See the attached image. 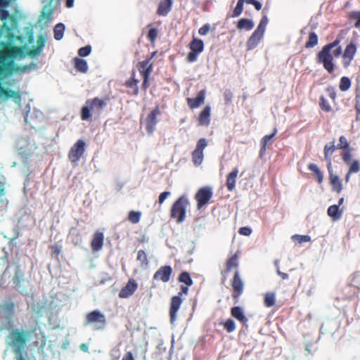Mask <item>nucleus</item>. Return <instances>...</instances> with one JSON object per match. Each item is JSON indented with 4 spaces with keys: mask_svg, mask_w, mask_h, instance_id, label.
<instances>
[{
    "mask_svg": "<svg viewBox=\"0 0 360 360\" xmlns=\"http://www.w3.org/2000/svg\"><path fill=\"white\" fill-rule=\"evenodd\" d=\"M188 287L189 286H187L186 285H182L181 286L180 291L178 292L177 296H179L181 298H182V296L184 295H187L188 292Z\"/></svg>",
    "mask_w": 360,
    "mask_h": 360,
    "instance_id": "680f3d73",
    "label": "nucleus"
},
{
    "mask_svg": "<svg viewBox=\"0 0 360 360\" xmlns=\"http://www.w3.org/2000/svg\"><path fill=\"white\" fill-rule=\"evenodd\" d=\"M0 309H1L4 312L11 316H13L15 312V304L11 302H6L3 304H0Z\"/></svg>",
    "mask_w": 360,
    "mask_h": 360,
    "instance_id": "4c0bfd02",
    "label": "nucleus"
},
{
    "mask_svg": "<svg viewBox=\"0 0 360 360\" xmlns=\"http://www.w3.org/2000/svg\"><path fill=\"white\" fill-rule=\"evenodd\" d=\"M238 233L240 235L248 236L250 235L252 230L249 227L244 226L239 229Z\"/></svg>",
    "mask_w": 360,
    "mask_h": 360,
    "instance_id": "bf43d9fd",
    "label": "nucleus"
},
{
    "mask_svg": "<svg viewBox=\"0 0 360 360\" xmlns=\"http://www.w3.org/2000/svg\"><path fill=\"white\" fill-rule=\"evenodd\" d=\"M172 0H161L157 10V14L166 16L171 11Z\"/></svg>",
    "mask_w": 360,
    "mask_h": 360,
    "instance_id": "a878e982",
    "label": "nucleus"
},
{
    "mask_svg": "<svg viewBox=\"0 0 360 360\" xmlns=\"http://www.w3.org/2000/svg\"><path fill=\"white\" fill-rule=\"evenodd\" d=\"M9 16V12L7 10L0 9V19L6 20Z\"/></svg>",
    "mask_w": 360,
    "mask_h": 360,
    "instance_id": "e2e57ef3",
    "label": "nucleus"
},
{
    "mask_svg": "<svg viewBox=\"0 0 360 360\" xmlns=\"http://www.w3.org/2000/svg\"><path fill=\"white\" fill-rule=\"evenodd\" d=\"M255 23L252 20L248 18H241L238 20L237 28L239 30H245L248 31L253 29Z\"/></svg>",
    "mask_w": 360,
    "mask_h": 360,
    "instance_id": "c756f323",
    "label": "nucleus"
},
{
    "mask_svg": "<svg viewBox=\"0 0 360 360\" xmlns=\"http://www.w3.org/2000/svg\"><path fill=\"white\" fill-rule=\"evenodd\" d=\"M245 1V0H238L236 6L235 7L232 13L233 18L238 17L242 13Z\"/></svg>",
    "mask_w": 360,
    "mask_h": 360,
    "instance_id": "49530a36",
    "label": "nucleus"
},
{
    "mask_svg": "<svg viewBox=\"0 0 360 360\" xmlns=\"http://www.w3.org/2000/svg\"><path fill=\"white\" fill-rule=\"evenodd\" d=\"M269 20L266 15H263L257 29L253 32L246 42L248 50H252L257 46L264 37Z\"/></svg>",
    "mask_w": 360,
    "mask_h": 360,
    "instance_id": "423d86ee",
    "label": "nucleus"
},
{
    "mask_svg": "<svg viewBox=\"0 0 360 360\" xmlns=\"http://www.w3.org/2000/svg\"><path fill=\"white\" fill-rule=\"evenodd\" d=\"M341 37H338L335 41L325 45L317 55V61L322 63L323 68L330 73L334 70L333 58L339 57L342 53V47L339 45Z\"/></svg>",
    "mask_w": 360,
    "mask_h": 360,
    "instance_id": "7ed1b4c3",
    "label": "nucleus"
},
{
    "mask_svg": "<svg viewBox=\"0 0 360 360\" xmlns=\"http://www.w3.org/2000/svg\"><path fill=\"white\" fill-rule=\"evenodd\" d=\"M338 149L335 145V142H330L329 144H326L324 146V158L327 161V169L330 170V167H332V155L335 150Z\"/></svg>",
    "mask_w": 360,
    "mask_h": 360,
    "instance_id": "a211bd4d",
    "label": "nucleus"
},
{
    "mask_svg": "<svg viewBox=\"0 0 360 360\" xmlns=\"http://www.w3.org/2000/svg\"><path fill=\"white\" fill-rule=\"evenodd\" d=\"M318 44V36L314 32H311L309 34V38L306 42L305 47L307 49L313 48Z\"/></svg>",
    "mask_w": 360,
    "mask_h": 360,
    "instance_id": "58836bf2",
    "label": "nucleus"
},
{
    "mask_svg": "<svg viewBox=\"0 0 360 360\" xmlns=\"http://www.w3.org/2000/svg\"><path fill=\"white\" fill-rule=\"evenodd\" d=\"M135 72L133 71L131 77L125 82V86L133 90H138V79L134 77Z\"/></svg>",
    "mask_w": 360,
    "mask_h": 360,
    "instance_id": "a19ab883",
    "label": "nucleus"
},
{
    "mask_svg": "<svg viewBox=\"0 0 360 360\" xmlns=\"http://www.w3.org/2000/svg\"><path fill=\"white\" fill-rule=\"evenodd\" d=\"M65 25L62 22L58 23L53 29L54 32V38L56 40H60L63 39L64 35V31H65Z\"/></svg>",
    "mask_w": 360,
    "mask_h": 360,
    "instance_id": "72a5a7b5",
    "label": "nucleus"
},
{
    "mask_svg": "<svg viewBox=\"0 0 360 360\" xmlns=\"http://www.w3.org/2000/svg\"><path fill=\"white\" fill-rule=\"evenodd\" d=\"M191 51L200 53L204 50V43L202 40L193 39L189 44Z\"/></svg>",
    "mask_w": 360,
    "mask_h": 360,
    "instance_id": "2f4dec72",
    "label": "nucleus"
},
{
    "mask_svg": "<svg viewBox=\"0 0 360 360\" xmlns=\"http://www.w3.org/2000/svg\"><path fill=\"white\" fill-rule=\"evenodd\" d=\"M189 205L186 195L179 197L172 205L170 217L175 219L177 224L182 223L186 217V208Z\"/></svg>",
    "mask_w": 360,
    "mask_h": 360,
    "instance_id": "39448f33",
    "label": "nucleus"
},
{
    "mask_svg": "<svg viewBox=\"0 0 360 360\" xmlns=\"http://www.w3.org/2000/svg\"><path fill=\"white\" fill-rule=\"evenodd\" d=\"M53 0L46 4L41 11V14L39 18V22H41L43 20H46V22H49L52 18L53 14L54 13V8L51 5V2Z\"/></svg>",
    "mask_w": 360,
    "mask_h": 360,
    "instance_id": "393cba45",
    "label": "nucleus"
},
{
    "mask_svg": "<svg viewBox=\"0 0 360 360\" xmlns=\"http://www.w3.org/2000/svg\"><path fill=\"white\" fill-rule=\"evenodd\" d=\"M276 295L274 292H267L264 296V305L271 307L275 304Z\"/></svg>",
    "mask_w": 360,
    "mask_h": 360,
    "instance_id": "79ce46f5",
    "label": "nucleus"
},
{
    "mask_svg": "<svg viewBox=\"0 0 360 360\" xmlns=\"http://www.w3.org/2000/svg\"><path fill=\"white\" fill-rule=\"evenodd\" d=\"M292 238L297 241L299 243H302L305 242H309L311 240V238L309 236H300V235H295L292 236Z\"/></svg>",
    "mask_w": 360,
    "mask_h": 360,
    "instance_id": "603ef678",
    "label": "nucleus"
},
{
    "mask_svg": "<svg viewBox=\"0 0 360 360\" xmlns=\"http://www.w3.org/2000/svg\"><path fill=\"white\" fill-rule=\"evenodd\" d=\"M183 300L179 296H173L171 299L169 307L170 322L174 323L176 319L177 312L182 304Z\"/></svg>",
    "mask_w": 360,
    "mask_h": 360,
    "instance_id": "4468645a",
    "label": "nucleus"
},
{
    "mask_svg": "<svg viewBox=\"0 0 360 360\" xmlns=\"http://www.w3.org/2000/svg\"><path fill=\"white\" fill-rule=\"evenodd\" d=\"M308 169L314 174L318 184H322L323 181V172L319 169L318 166L314 163H310L308 165Z\"/></svg>",
    "mask_w": 360,
    "mask_h": 360,
    "instance_id": "473e14b6",
    "label": "nucleus"
},
{
    "mask_svg": "<svg viewBox=\"0 0 360 360\" xmlns=\"http://www.w3.org/2000/svg\"><path fill=\"white\" fill-rule=\"evenodd\" d=\"M178 281L186 285L187 286H191L193 284V281L189 273L187 271H183L179 274Z\"/></svg>",
    "mask_w": 360,
    "mask_h": 360,
    "instance_id": "c9c22d12",
    "label": "nucleus"
},
{
    "mask_svg": "<svg viewBox=\"0 0 360 360\" xmlns=\"http://www.w3.org/2000/svg\"><path fill=\"white\" fill-rule=\"evenodd\" d=\"M328 215L333 219V220L340 219L342 214V210L339 209V205H330L327 210Z\"/></svg>",
    "mask_w": 360,
    "mask_h": 360,
    "instance_id": "7c9ffc66",
    "label": "nucleus"
},
{
    "mask_svg": "<svg viewBox=\"0 0 360 360\" xmlns=\"http://www.w3.org/2000/svg\"><path fill=\"white\" fill-rule=\"evenodd\" d=\"M160 114V110L158 106H156L146 118V129L149 134H153L155 129V126L158 122L157 116Z\"/></svg>",
    "mask_w": 360,
    "mask_h": 360,
    "instance_id": "f8f14e48",
    "label": "nucleus"
},
{
    "mask_svg": "<svg viewBox=\"0 0 360 360\" xmlns=\"http://www.w3.org/2000/svg\"><path fill=\"white\" fill-rule=\"evenodd\" d=\"M137 260L141 262L143 265L147 266L148 264V256L144 250H140L138 251Z\"/></svg>",
    "mask_w": 360,
    "mask_h": 360,
    "instance_id": "de8ad7c7",
    "label": "nucleus"
},
{
    "mask_svg": "<svg viewBox=\"0 0 360 360\" xmlns=\"http://www.w3.org/2000/svg\"><path fill=\"white\" fill-rule=\"evenodd\" d=\"M278 274L281 277V278L283 280H286V279H288V278H289L288 274L286 273H283V272H281V271H278Z\"/></svg>",
    "mask_w": 360,
    "mask_h": 360,
    "instance_id": "774afa93",
    "label": "nucleus"
},
{
    "mask_svg": "<svg viewBox=\"0 0 360 360\" xmlns=\"http://www.w3.org/2000/svg\"><path fill=\"white\" fill-rule=\"evenodd\" d=\"M335 146L338 149L342 150L341 153L342 160L345 164L349 166V170L345 176V181L346 182H348L352 174L357 173L360 171L359 161L354 160L351 162L353 148L350 147L349 142L345 136H341L340 137L339 143Z\"/></svg>",
    "mask_w": 360,
    "mask_h": 360,
    "instance_id": "20e7f679",
    "label": "nucleus"
},
{
    "mask_svg": "<svg viewBox=\"0 0 360 360\" xmlns=\"http://www.w3.org/2000/svg\"><path fill=\"white\" fill-rule=\"evenodd\" d=\"M173 273L172 268L169 265L160 266L153 275V280L160 281L163 283L169 281Z\"/></svg>",
    "mask_w": 360,
    "mask_h": 360,
    "instance_id": "9b49d317",
    "label": "nucleus"
},
{
    "mask_svg": "<svg viewBox=\"0 0 360 360\" xmlns=\"http://www.w3.org/2000/svg\"><path fill=\"white\" fill-rule=\"evenodd\" d=\"M68 239L75 245H79L82 241L81 233L79 229L75 227L70 229Z\"/></svg>",
    "mask_w": 360,
    "mask_h": 360,
    "instance_id": "bb28decb",
    "label": "nucleus"
},
{
    "mask_svg": "<svg viewBox=\"0 0 360 360\" xmlns=\"http://www.w3.org/2000/svg\"><path fill=\"white\" fill-rule=\"evenodd\" d=\"M355 90H360V72L358 73L356 77V87Z\"/></svg>",
    "mask_w": 360,
    "mask_h": 360,
    "instance_id": "338daca9",
    "label": "nucleus"
},
{
    "mask_svg": "<svg viewBox=\"0 0 360 360\" xmlns=\"http://www.w3.org/2000/svg\"><path fill=\"white\" fill-rule=\"evenodd\" d=\"M170 192L165 191L160 193L158 198V203L162 204L165 200V199L170 195Z\"/></svg>",
    "mask_w": 360,
    "mask_h": 360,
    "instance_id": "052dcab7",
    "label": "nucleus"
},
{
    "mask_svg": "<svg viewBox=\"0 0 360 360\" xmlns=\"http://www.w3.org/2000/svg\"><path fill=\"white\" fill-rule=\"evenodd\" d=\"M46 42V36L44 34H39L37 40V46L33 47L29 52V55L32 58L39 56L42 52Z\"/></svg>",
    "mask_w": 360,
    "mask_h": 360,
    "instance_id": "dca6fc26",
    "label": "nucleus"
},
{
    "mask_svg": "<svg viewBox=\"0 0 360 360\" xmlns=\"http://www.w3.org/2000/svg\"><path fill=\"white\" fill-rule=\"evenodd\" d=\"M239 251H237L228 258L225 264V270L221 272L223 276H226L230 271L235 270L233 276L230 281L231 286V297L235 303L238 302L245 289V282L238 269L239 266Z\"/></svg>",
    "mask_w": 360,
    "mask_h": 360,
    "instance_id": "f03ea898",
    "label": "nucleus"
},
{
    "mask_svg": "<svg viewBox=\"0 0 360 360\" xmlns=\"http://www.w3.org/2000/svg\"><path fill=\"white\" fill-rule=\"evenodd\" d=\"M104 241V236L102 232L96 231L93 236V239L91 243V247L94 252L99 251L103 245Z\"/></svg>",
    "mask_w": 360,
    "mask_h": 360,
    "instance_id": "5701e85b",
    "label": "nucleus"
},
{
    "mask_svg": "<svg viewBox=\"0 0 360 360\" xmlns=\"http://www.w3.org/2000/svg\"><path fill=\"white\" fill-rule=\"evenodd\" d=\"M335 91H330L327 96H322L320 98V102L319 105L321 108L326 111V112H330L332 110V108L330 105L329 100H331L333 101H335Z\"/></svg>",
    "mask_w": 360,
    "mask_h": 360,
    "instance_id": "4be33fe9",
    "label": "nucleus"
},
{
    "mask_svg": "<svg viewBox=\"0 0 360 360\" xmlns=\"http://www.w3.org/2000/svg\"><path fill=\"white\" fill-rule=\"evenodd\" d=\"M213 195L212 190L209 186L200 188L195 194V198L197 201V207L201 209L208 203Z\"/></svg>",
    "mask_w": 360,
    "mask_h": 360,
    "instance_id": "9d476101",
    "label": "nucleus"
},
{
    "mask_svg": "<svg viewBox=\"0 0 360 360\" xmlns=\"http://www.w3.org/2000/svg\"><path fill=\"white\" fill-rule=\"evenodd\" d=\"M199 53L191 51L187 56V60L190 63H193L197 60Z\"/></svg>",
    "mask_w": 360,
    "mask_h": 360,
    "instance_id": "6e6d98bb",
    "label": "nucleus"
},
{
    "mask_svg": "<svg viewBox=\"0 0 360 360\" xmlns=\"http://www.w3.org/2000/svg\"><path fill=\"white\" fill-rule=\"evenodd\" d=\"M356 52V45L354 42L351 41L345 48L343 57L345 60L348 59L347 62H345V66L349 65L354 57Z\"/></svg>",
    "mask_w": 360,
    "mask_h": 360,
    "instance_id": "412c9836",
    "label": "nucleus"
},
{
    "mask_svg": "<svg viewBox=\"0 0 360 360\" xmlns=\"http://www.w3.org/2000/svg\"><path fill=\"white\" fill-rule=\"evenodd\" d=\"M207 146V142L205 138H201L198 141L195 148L191 154L192 162L195 166L198 167L202 164L204 159L203 150Z\"/></svg>",
    "mask_w": 360,
    "mask_h": 360,
    "instance_id": "6e6552de",
    "label": "nucleus"
},
{
    "mask_svg": "<svg viewBox=\"0 0 360 360\" xmlns=\"http://www.w3.org/2000/svg\"><path fill=\"white\" fill-rule=\"evenodd\" d=\"M86 325H94L95 330H103L106 324L105 316L98 310L88 313L85 319Z\"/></svg>",
    "mask_w": 360,
    "mask_h": 360,
    "instance_id": "0eeeda50",
    "label": "nucleus"
},
{
    "mask_svg": "<svg viewBox=\"0 0 360 360\" xmlns=\"http://www.w3.org/2000/svg\"><path fill=\"white\" fill-rule=\"evenodd\" d=\"M34 330L14 328L9 330L5 342L8 348L15 355L16 360H28L25 359L28 342L31 340Z\"/></svg>",
    "mask_w": 360,
    "mask_h": 360,
    "instance_id": "f257e3e1",
    "label": "nucleus"
},
{
    "mask_svg": "<svg viewBox=\"0 0 360 360\" xmlns=\"http://www.w3.org/2000/svg\"><path fill=\"white\" fill-rule=\"evenodd\" d=\"M12 316H11L8 314V316H7L6 317L5 321L0 320V332L4 330H9L11 328V327H12L11 317Z\"/></svg>",
    "mask_w": 360,
    "mask_h": 360,
    "instance_id": "a18cd8bd",
    "label": "nucleus"
},
{
    "mask_svg": "<svg viewBox=\"0 0 360 360\" xmlns=\"http://www.w3.org/2000/svg\"><path fill=\"white\" fill-rule=\"evenodd\" d=\"M139 70L143 78L142 86L144 89L148 88V77L152 72V64H150V59L145 60L139 63Z\"/></svg>",
    "mask_w": 360,
    "mask_h": 360,
    "instance_id": "ddd939ff",
    "label": "nucleus"
},
{
    "mask_svg": "<svg viewBox=\"0 0 360 360\" xmlns=\"http://www.w3.org/2000/svg\"><path fill=\"white\" fill-rule=\"evenodd\" d=\"M141 217V212L138 211H130L128 214V220L132 224L139 222Z\"/></svg>",
    "mask_w": 360,
    "mask_h": 360,
    "instance_id": "37998d69",
    "label": "nucleus"
},
{
    "mask_svg": "<svg viewBox=\"0 0 360 360\" xmlns=\"http://www.w3.org/2000/svg\"><path fill=\"white\" fill-rule=\"evenodd\" d=\"M53 250V254L58 255L60 253V248L58 245H55L51 248Z\"/></svg>",
    "mask_w": 360,
    "mask_h": 360,
    "instance_id": "69168bd1",
    "label": "nucleus"
},
{
    "mask_svg": "<svg viewBox=\"0 0 360 360\" xmlns=\"http://www.w3.org/2000/svg\"><path fill=\"white\" fill-rule=\"evenodd\" d=\"M351 86V80L347 77H342L340 82V90H348Z\"/></svg>",
    "mask_w": 360,
    "mask_h": 360,
    "instance_id": "09e8293b",
    "label": "nucleus"
},
{
    "mask_svg": "<svg viewBox=\"0 0 360 360\" xmlns=\"http://www.w3.org/2000/svg\"><path fill=\"white\" fill-rule=\"evenodd\" d=\"M158 36V30L155 28H151L148 33V38L150 41H154Z\"/></svg>",
    "mask_w": 360,
    "mask_h": 360,
    "instance_id": "5fc2aeb1",
    "label": "nucleus"
},
{
    "mask_svg": "<svg viewBox=\"0 0 360 360\" xmlns=\"http://www.w3.org/2000/svg\"><path fill=\"white\" fill-rule=\"evenodd\" d=\"M211 108L210 105L204 107L200 112L197 120L199 126L207 127L210 124Z\"/></svg>",
    "mask_w": 360,
    "mask_h": 360,
    "instance_id": "f3484780",
    "label": "nucleus"
},
{
    "mask_svg": "<svg viewBox=\"0 0 360 360\" xmlns=\"http://www.w3.org/2000/svg\"><path fill=\"white\" fill-rule=\"evenodd\" d=\"M137 288L138 285L136 281L131 278L129 280L127 285L120 290L119 297L120 298H127L134 294Z\"/></svg>",
    "mask_w": 360,
    "mask_h": 360,
    "instance_id": "2eb2a0df",
    "label": "nucleus"
},
{
    "mask_svg": "<svg viewBox=\"0 0 360 360\" xmlns=\"http://www.w3.org/2000/svg\"><path fill=\"white\" fill-rule=\"evenodd\" d=\"M355 108L357 112L356 120H360V94H356L355 97Z\"/></svg>",
    "mask_w": 360,
    "mask_h": 360,
    "instance_id": "864d4df0",
    "label": "nucleus"
},
{
    "mask_svg": "<svg viewBox=\"0 0 360 360\" xmlns=\"http://www.w3.org/2000/svg\"><path fill=\"white\" fill-rule=\"evenodd\" d=\"M122 360H135L134 355L131 352H127L124 356L122 357Z\"/></svg>",
    "mask_w": 360,
    "mask_h": 360,
    "instance_id": "0e129e2a",
    "label": "nucleus"
},
{
    "mask_svg": "<svg viewBox=\"0 0 360 360\" xmlns=\"http://www.w3.org/2000/svg\"><path fill=\"white\" fill-rule=\"evenodd\" d=\"M91 52V46L90 45H86L80 48L78 51V54L81 57L88 56Z\"/></svg>",
    "mask_w": 360,
    "mask_h": 360,
    "instance_id": "3c124183",
    "label": "nucleus"
},
{
    "mask_svg": "<svg viewBox=\"0 0 360 360\" xmlns=\"http://www.w3.org/2000/svg\"><path fill=\"white\" fill-rule=\"evenodd\" d=\"M221 324L224 326V329L229 333L233 332L236 328L234 321L231 319H227L224 322H221Z\"/></svg>",
    "mask_w": 360,
    "mask_h": 360,
    "instance_id": "c03bdc74",
    "label": "nucleus"
},
{
    "mask_svg": "<svg viewBox=\"0 0 360 360\" xmlns=\"http://www.w3.org/2000/svg\"><path fill=\"white\" fill-rule=\"evenodd\" d=\"M277 133V129H274L272 134L269 135L264 136L261 140V153H264L266 151V146L271 141L272 139L275 136Z\"/></svg>",
    "mask_w": 360,
    "mask_h": 360,
    "instance_id": "f704fd0d",
    "label": "nucleus"
},
{
    "mask_svg": "<svg viewBox=\"0 0 360 360\" xmlns=\"http://www.w3.org/2000/svg\"><path fill=\"white\" fill-rule=\"evenodd\" d=\"M86 143L78 140L70 148L68 153V158L72 162H77L85 152Z\"/></svg>",
    "mask_w": 360,
    "mask_h": 360,
    "instance_id": "1a4fd4ad",
    "label": "nucleus"
},
{
    "mask_svg": "<svg viewBox=\"0 0 360 360\" xmlns=\"http://www.w3.org/2000/svg\"><path fill=\"white\" fill-rule=\"evenodd\" d=\"M75 68L81 72H86L88 70V65L87 62L82 58H75Z\"/></svg>",
    "mask_w": 360,
    "mask_h": 360,
    "instance_id": "e433bc0d",
    "label": "nucleus"
},
{
    "mask_svg": "<svg viewBox=\"0 0 360 360\" xmlns=\"http://www.w3.org/2000/svg\"><path fill=\"white\" fill-rule=\"evenodd\" d=\"M348 18L350 20L355 21L354 27L360 30V11H352L348 13Z\"/></svg>",
    "mask_w": 360,
    "mask_h": 360,
    "instance_id": "ea45409f",
    "label": "nucleus"
},
{
    "mask_svg": "<svg viewBox=\"0 0 360 360\" xmlns=\"http://www.w3.org/2000/svg\"><path fill=\"white\" fill-rule=\"evenodd\" d=\"M246 4H252L255 6L257 11L261 10L262 4L257 0L245 1Z\"/></svg>",
    "mask_w": 360,
    "mask_h": 360,
    "instance_id": "13d9d810",
    "label": "nucleus"
},
{
    "mask_svg": "<svg viewBox=\"0 0 360 360\" xmlns=\"http://www.w3.org/2000/svg\"><path fill=\"white\" fill-rule=\"evenodd\" d=\"M210 29V24L207 23V24H205L203 26H202L199 30H198V33L200 35H206L209 30Z\"/></svg>",
    "mask_w": 360,
    "mask_h": 360,
    "instance_id": "4d7b16f0",
    "label": "nucleus"
},
{
    "mask_svg": "<svg viewBox=\"0 0 360 360\" xmlns=\"http://www.w3.org/2000/svg\"><path fill=\"white\" fill-rule=\"evenodd\" d=\"M86 104L89 105L92 110H96L100 112L106 105L105 101L103 99L95 98L91 100H88Z\"/></svg>",
    "mask_w": 360,
    "mask_h": 360,
    "instance_id": "c85d7f7f",
    "label": "nucleus"
},
{
    "mask_svg": "<svg viewBox=\"0 0 360 360\" xmlns=\"http://www.w3.org/2000/svg\"><path fill=\"white\" fill-rule=\"evenodd\" d=\"M231 314L233 317L238 320L242 323L248 322V319L245 316L243 309L240 307H233L231 309Z\"/></svg>",
    "mask_w": 360,
    "mask_h": 360,
    "instance_id": "cd10ccee",
    "label": "nucleus"
},
{
    "mask_svg": "<svg viewBox=\"0 0 360 360\" xmlns=\"http://www.w3.org/2000/svg\"><path fill=\"white\" fill-rule=\"evenodd\" d=\"M328 171L329 173L330 184L332 186L333 191L340 193L342 190V185L339 176L333 174L332 167Z\"/></svg>",
    "mask_w": 360,
    "mask_h": 360,
    "instance_id": "aec40b11",
    "label": "nucleus"
},
{
    "mask_svg": "<svg viewBox=\"0 0 360 360\" xmlns=\"http://www.w3.org/2000/svg\"><path fill=\"white\" fill-rule=\"evenodd\" d=\"M238 174V167H235L233 170L229 173L226 176V186L229 191L234 190L236 187V179Z\"/></svg>",
    "mask_w": 360,
    "mask_h": 360,
    "instance_id": "b1692460",
    "label": "nucleus"
},
{
    "mask_svg": "<svg viewBox=\"0 0 360 360\" xmlns=\"http://www.w3.org/2000/svg\"><path fill=\"white\" fill-rule=\"evenodd\" d=\"M205 99V91H200L195 98H187L186 101L191 109H195L202 105Z\"/></svg>",
    "mask_w": 360,
    "mask_h": 360,
    "instance_id": "6ab92c4d",
    "label": "nucleus"
},
{
    "mask_svg": "<svg viewBox=\"0 0 360 360\" xmlns=\"http://www.w3.org/2000/svg\"><path fill=\"white\" fill-rule=\"evenodd\" d=\"M91 110V109L89 105H87L86 106L82 107V112H81V119L82 120H89L90 119V117H91L90 110Z\"/></svg>",
    "mask_w": 360,
    "mask_h": 360,
    "instance_id": "8fccbe9b",
    "label": "nucleus"
}]
</instances>
